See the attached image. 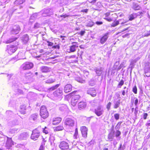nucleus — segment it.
Listing matches in <instances>:
<instances>
[{"mask_svg":"<svg viewBox=\"0 0 150 150\" xmlns=\"http://www.w3.org/2000/svg\"><path fill=\"white\" fill-rule=\"evenodd\" d=\"M40 115L42 118L44 119L46 118L48 116V112L45 106H42L41 107L40 110Z\"/></svg>","mask_w":150,"mask_h":150,"instance_id":"obj_1","label":"nucleus"},{"mask_svg":"<svg viewBox=\"0 0 150 150\" xmlns=\"http://www.w3.org/2000/svg\"><path fill=\"white\" fill-rule=\"evenodd\" d=\"M40 135V131L37 129H35L32 131V133L31 135L30 138L31 139L35 141L37 140Z\"/></svg>","mask_w":150,"mask_h":150,"instance_id":"obj_2","label":"nucleus"},{"mask_svg":"<svg viewBox=\"0 0 150 150\" xmlns=\"http://www.w3.org/2000/svg\"><path fill=\"white\" fill-rule=\"evenodd\" d=\"M33 66V64L30 62H26L21 65V67L23 70L30 69Z\"/></svg>","mask_w":150,"mask_h":150,"instance_id":"obj_3","label":"nucleus"},{"mask_svg":"<svg viewBox=\"0 0 150 150\" xmlns=\"http://www.w3.org/2000/svg\"><path fill=\"white\" fill-rule=\"evenodd\" d=\"M59 147L61 150H69V144L65 141L61 142Z\"/></svg>","mask_w":150,"mask_h":150,"instance_id":"obj_4","label":"nucleus"},{"mask_svg":"<svg viewBox=\"0 0 150 150\" xmlns=\"http://www.w3.org/2000/svg\"><path fill=\"white\" fill-rule=\"evenodd\" d=\"M104 112L103 107L101 105H99L95 109L94 112L98 116L101 115Z\"/></svg>","mask_w":150,"mask_h":150,"instance_id":"obj_5","label":"nucleus"},{"mask_svg":"<svg viewBox=\"0 0 150 150\" xmlns=\"http://www.w3.org/2000/svg\"><path fill=\"white\" fill-rule=\"evenodd\" d=\"M21 30L18 25H15L11 27V32L13 34H17L19 33Z\"/></svg>","mask_w":150,"mask_h":150,"instance_id":"obj_6","label":"nucleus"},{"mask_svg":"<svg viewBox=\"0 0 150 150\" xmlns=\"http://www.w3.org/2000/svg\"><path fill=\"white\" fill-rule=\"evenodd\" d=\"M75 121L74 119L71 118H67L64 121V124L65 125L70 127H72L74 126Z\"/></svg>","mask_w":150,"mask_h":150,"instance_id":"obj_7","label":"nucleus"},{"mask_svg":"<svg viewBox=\"0 0 150 150\" xmlns=\"http://www.w3.org/2000/svg\"><path fill=\"white\" fill-rule=\"evenodd\" d=\"M42 11V16H49L53 13L52 10L50 8H45Z\"/></svg>","mask_w":150,"mask_h":150,"instance_id":"obj_8","label":"nucleus"},{"mask_svg":"<svg viewBox=\"0 0 150 150\" xmlns=\"http://www.w3.org/2000/svg\"><path fill=\"white\" fill-rule=\"evenodd\" d=\"M80 130L82 137L84 138H86L87 137L88 128L85 126H82L81 127Z\"/></svg>","mask_w":150,"mask_h":150,"instance_id":"obj_9","label":"nucleus"},{"mask_svg":"<svg viewBox=\"0 0 150 150\" xmlns=\"http://www.w3.org/2000/svg\"><path fill=\"white\" fill-rule=\"evenodd\" d=\"M80 96L79 95H76L73 96L72 98L71 103L73 106H75Z\"/></svg>","mask_w":150,"mask_h":150,"instance_id":"obj_10","label":"nucleus"},{"mask_svg":"<svg viewBox=\"0 0 150 150\" xmlns=\"http://www.w3.org/2000/svg\"><path fill=\"white\" fill-rule=\"evenodd\" d=\"M88 94L90 95L92 97H95L96 95V92L95 89L93 88H89L87 91Z\"/></svg>","mask_w":150,"mask_h":150,"instance_id":"obj_11","label":"nucleus"},{"mask_svg":"<svg viewBox=\"0 0 150 150\" xmlns=\"http://www.w3.org/2000/svg\"><path fill=\"white\" fill-rule=\"evenodd\" d=\"M62 88H59L58 89L54 92L55 96L57 97L61 96L62 94Z\"/></svg>","mask_w":150,"mask_h":150,"instance_id":"obj_12","label":"nucleus"},{"mask_svg":"<svg viewBox=\"0 0 150 150\" xmlns=\"http://www.w3.org/2000/svg\"><path fill=\"white\" fill-rule=\"evenodd\" d=\"M29 134L27 132H23L20 134L19 138L21 140L25 139L29 137Z\"/></svg>","mask_w":150,"mask_h":150,"instance_id":"obj_13","label":"nucleus"},{"mask_svg":"<svg viewBox=\"0 0 150 150\" xmlns=\"http://www.w3.org/2000/svg\"><path fill=\"white\" fill-rule=\"evenodd\" d=\"M72 89V86L70 84H68L66 85L64 88V90L65 93H67L71 91Z\"/></svg>","mask_w":150,"mask_h":150,"instance_id":"obj_14","label":"nucleus"},{"mask_svg":"<svg viewBox=\"0 0 150 150\" xmlns=\"http://www.w3.org/2000/svg\"><path fill=\"white\" fill-rule=\"evenodd\" d=\"M108 33H106L101 38L100 40V42L101 44H103L106 41L108 37Z\"/></svg>","mask_w":150,"mask_h":150,"instance_id":"obj_15","label":"nucleus"},{"mask_svg":"<svg viewBox=\"0 0 150 150\" xmlns=\"http://www.w3.org/2000/svg\"><path fill=\"white\" fill-rule=\"evenodd\" d=\"M62 120L60 117H57L54 118L52 120V124L56 125L59 123Z\"/></svg>","mask_w":150,"mask_h":150,"instance_id":"obj_16","label":"nucleus"},{"mask_svg":"<svg viewBox=\"0 0 150 150\" xmlns=\"http://www.w3.org/2000/svg\"><path fill=\"white\" fill-rule=\"evenodd\" d=\"M40 69L42 72L46 73L50 71V68L45 66H43L40 67Z\"/></svg>","mask_w":150,"mask_h":150,"instance_id":"obj_17","label":"nucleus"},{"mask_svg":"<svg viewBox=\"0 0 150 150\" xmlns=\"http://www.w3.org/2000/svg\"><path fill=\"white\" fill-rule=\"evenodd\" d=\"M138 60L137 58L135 59H131L129 61L130 62V64L129 65V67L132 69L134 67V64L135 63L137 60Z\"/></svg>","mask_w":150,"mask_h":150,"instance_id":"obj_18","label":"nucleus"},{"mask_svg":"<svg viewBox=\"0 0 150 150\" xmlns=\"http://www.w3.org/2000/svg\"><path fill=\"white\" fill-rule=\"evenodd\" d=\"M29 40V37L27 34H25L22 37V40L24 44L27 43Z\"/></svg>","mask_w":150,"mask_h":150,"instance_id":"obj_19","label":"nucleus"},{"mask_svg":"<svg viewBox=\"0 0 150 150\" xmlns=\"http://www.w3.org/2000/svg\"><path fill=\"white\" fill-rule=\"evenodd\" d=\"M132 8L134 10H139L141 9V7L137 4L133 3Z\"/></svg>","mask_w":150,"mask_h":150,"instance_id":"obj_20","label":"nucleus"},{"mask_svg":"<svg viewBox=\"0 0 150 150\" xmlns=\"http://www.w3.org/2000/svg\"><path fill=\"white\" fill-rule=\"evenodd\" d=\"M26 106L25 105H21L20 106V111L21 113L25 114L26 113Z\"/></svg>","mask_w":150,"mask_h":150,"instance_id":"obj_21","label":"nucleus"},{"mask_svg":"<svg viewBox=\"0 0 150 150\" xmlns=\"http://www.w3.org/2000/svg\"><path fill=\"white\" fill-rule=\"evenodd\" d=\"M86 103L83 101H81L79 103L78 108L79 109H81L85 108L86 106Z\"/></svg>","mask_w":150,"mask_h":150,"instance_id":"obj_22","label":"nucleus"},{"mask_svg":"<svg viewBox=\"0 0 150 150\" xmlns=\"http://www.w3.org/2000/svg\"><path fill=\"white\" fill-rule=\"evenodd\" d=\"M94 71L98 76H100L102 74V70L101 68H96L94 69Z\"/></svg>","mask_w":150,"mask_h":150,"instance_id":"obj_23","label":"nucleus"},{"mask_svg":"<svg viewBox=\"0 0 150 150\" xmlns=\"http://www.w3.org/2000/svg\"><path fill=\"white\" fill-rule=\"evenodd\" d=\"M138 15L137 13H134L131 14L129 16V20L131 21L134 20L137 18Z\"/></svg>","mask_w":150,"mask_h":150,"instance_id":"obj_24","label":"nucleus"},{"mask_svg":"<svg viewBox=\"0 0 150 150\" xmlns=\"http://www.w3.org/2000/svg\"><path fill=\"white\" fill-rule=\"evenodd\" d=\"M18 45V42H16L14 45H11L10 48H11V49H10V51H11L12 53L15 52L17 49L16 46Z\"/></svg>","mask_w":150,"mask_h":150,"instance_id":"obj_25","label":"nucleus"},{"mask_svg":"<svg viewBox=\"0 0 150 150\" xmlns=\"http://www.w3.org/2000/svg\"><path fill=\"white\" fill-rule=\"evenodd\" d=\"M78 47V46H76V45H73L71 46H70V52H74L76 51V48Z\"/></svg>","mask_w":150,"mask_h":150,"instance_id":"obj_26","label":"nucleus"},{"mask_svg":"<svg viewBox=\"0 0 150 150\" xmlns=\"http://www.w3.org/2000/svg\"><path fill=\"white\" fill-rule=\"evenodd\" d=\"M59 109L62 111H65L67 110V107L66 105L63 104L60 106Z\"/></svg>","mask_w":150,"mask_h":150,"instance_id":"obj_27","label":"nucleus"},{"mask_svg":"<svg viewBox=\"0 0 150 150\" xmlns=\"http://www.w3.org/2000/svg\"><path fill=\"white\" fill-rule=\"evenodd\" d=\"M25 76L26 80L29 81L33 77V75L30 73H27L25 74Z\"/></svg>","mask_w":150,"mask_h":150,"instance_id":"obj_28","label":"nucleus"},{"mask_svg":"<svg viewBox=\"0 0 150 150\" xmlns=\"http://www.w3.org/2000/svg\"><path fill=\"white\" fill-rule=\"evenodd\" d=\"M38 114H32L30 117V120H35L37 118Z\"/></svg>","mask_w":150,"mask_h":150,"instance_id":"obj_29","label":"nucleus"},{"mask_svg":"<svg viewBox=\"0 0 150 150\" xmlns=\"http://www.w3.org/2000/svg\"><path fill=\"white\" fill-rule=\"evenodd\" d=\"M120 103V100H119L116 101L114 102V108L115 109L119 107Z\"/></svg>","mask_w":150,"mask_h":150,"instance_id":"obj_30","label":"nucleus"},{"mask_svg":"<svg viewBox=\"0 0 150 150\" xmlns=\"http://www.w3.org/2000/svg\"><path fill=\"white\" fill-rule=\"evenodd\" d=\"M135 99L134 104L136 106L137 105L138 103V100L137 98L135 97L131 98V102L132 103V104L134 102V100Z\"/></svg>","mask_w":150,"mask_h":150,"instance_id":"obj_31","label":"nucleus"},{"mask_svg":"<svg viewBox=\"0 0 150 150\" xmlns=\"http://www.w3.org/2000/svg\"><path fill=\"white\" fill-rule=\"evenodd\" d=\"M25 1V0H16L14 2L15 5H18L22 4Z\"/></svg>","mask_w":150,"mask_h":150,"instance_id":"obj_32","label":"nucleus"},{"mask_svg":"<svg viewBox=\"0 0 150 150\" xmlns=\"http://www.w3.org/2000/svg\"><path fill=\"white\" fill-rule=\"evenodd\" d=\"M59 86V84H57L54 86L52 87L51 88H49L48 90L49 91H53L54 90H55V89H56V88H57V87H58Z\"/></svg>","mask_w":150,"mask_h":150,"instance_id":"obj_33","label":"nucleus"},{"mask_svg":"<svg viewBox=\"0 0 150 150\" xmlns=\"http://www.w3.org/2000/svg\"><path fill=\"white\" fill-rule=\"evenodd\" d=\"M79 137L78 132L77 128H76L75 129V132L74 135V137L75 139H77Z\"/></svg>","mask_w":150,"mask_h":150,"instance_id":"obj_34","label":"nucleus"},{"mask_svg":"<svg viewBox=\"0 0 150 150\" xmlns=\"http://www.w3.org/2000/svg\"><path fill=\"white\" fill-rule=\"evenodd\" d=\"M64 129V127L62 126H59L56 127L54 129V130L56 131H58L60 130H62Z\"/></svg>","mask_w":150,"mask_h":150,"instance_id":"obj_35","label":"nucleus"},{"mask_svg":"<svg viewBox=\"0 0 150 150\" xmlns=\"http://www.w3.org/2000/svg\"><path fill=\"white\" fill-rule=\"evenodd\" d=\"M119 24V21L115 20L112 23L111 26L112 27H115L118 25Z\"/></svg>","mask_w":150,"mask_h":150,"instance_id":"obj_36","label":"nucleus"},{"mask_svg":"<svg viewBox=\"0 0 150 150\" xmlns=\"http://www.w3.org/2000/svg\"><path fill=\"white\" fill-rule=\"evenodd\" d=\"M76 80L79 82L81 83H83L85 82V80H83L82 78L80 77H77L76 78Z\"/></svg>","mask_w":150,"mask_h":150,"instance_id":"obj_37","label":"nucleus"},{"mask_svg":"<svg viewBox=\"0 0 150 150\" xmlns=\"http://www.w3.org/2000/svg\"><path fill=\"white\" fill-rule=\"evenodd\" d=\"M114 132H111L108 135V138L109 140H111L114 137Z\"/></svg>","mask_w":150,"mask_h":150,"instance_id":"obj_38","label":"nucleus"},{"mask_svg":"<svg viewBox=\"0 0 150 150\" xmlns=\"http://www.w3.org/2000/svg\"><path fill=\"white\" fill-rule=\"evenodd\" d=\"M42 129L43 132L45 134H47L50 131L49 129L46 127L44 128H43Z\"/></svg>","mask_w":150,"mask_h":150,"instance_id":"obj_39","label":"nucleus"},{"mask_svg":"<svg viewBox=\"0 0 150 150\" xmlns=\"http://www.w3.org/2000/svg\"><path fill=\"white\" fill-rule=\"evenodd\" d=\"M7 140L6 142L5 146L7 149H9V141L8 137H7Z\"/></svg>","mask_w":150,"mask_h":150,"instance_id":"obj_40","label":"nucleus"},{"mask_svg":"<svg viewBox=\"0 0 150 150\" xmlns=\"http://www.w3.org/2000/svg\"><path fill=\"white\" fill-rule=\"evenodd\" d=\"M94 25V23L92 21H88V23H87V26L88 27H92Z\"/></svg>","mask_w":150,"mask_h":150,"instance_id":"obj_41","label":"nucleus"},{"mask_svg":"<svg viewBox=\"0 0 150 150\" xmlns=\"http://www.w3.org/2000/svg\"><path fill=\"white\" fill-rule=\"evenodd\" d=\"M55 79H49L46 81V83H51L55 81Z\"/></svg>","mask_w":150,"mask_h":150,"instance_id":"obj_42","label":"nucleus"},{"mask_svg":"<svg viewBox=\"0 0 150 150\" xmlns=\"http://www.w3.org/2000/svg\"><path fill=\"white\" fill-rule=\"evenodd\" d=\"M122 122H118V123L117 124V125H116V126H115V128L116 129H119L120 127V125H121V124H122Z\"/></svg>","mask_w":150,"mask_h":150,"instance_id":"obj_43","label":"nucleus"},{"mask_svg":"<svg viewBox=\"0 0 150 150\" xmlns=\"http://www.w3.org/2000/svg\"><path fill=\"white\" fill-rule=\"evenodd\" d=\"M133 92L135 94L137 93V88L136 86H134L132 89Z\"/></svg>","mask_w":150,"mask_h":150,"instance_id":"obj_44","label":"nucleus"},{"mask_svg":"<svg viewBox=\"0 0 150 150\" xmlns=\"http://www.w3.org/2000/svg\"><path fill=\"white\" fill-rule=\"evenodd\" d=\"M111 105V103L110 102H109L107 104L106 106V108L108 111L110 110Z\"/></svg>","mask_w":150,"mask_h":150,"instance_id":"obj_45","label":"nucleus"},{"mask_svg":"<svg viewBox=\"0 0 150 150\" xmlns=\"http://www.w3.org/2000/svg\"><path fill=\"white\" fill-rule=\"evenodd\" d=\"M37 17V13H35L32 15L30 17V19H34L35 18Z\"/></svg>","mask_w":150,"mask_h":150,"instance_id":"obj_46","label":"nucleus"},{"mask_svg":"<svg viewBox=\"0 0 150 150\" xmlns=\"http://www.w3.org/2000/svg\"><path fill=\"white\" fill-rule=\"evenodd\" d=\"M119 64V61H117L115 64L114 66V68L115 69H116L117 68L118 65Z\"/></svg>","mask_w":150,"mask_h":150,"instance_id":"obj_47","label":"nucleus"},{"mask_svg":"<svg viewBox=\"0 0 150 150\" xmlns=\"http://www.w3.org/2000/svg\"><path fill=\"white\" fill-rule=\"evenodd\" d=\"M121 132L119 131L118 130H117L115 132V136L116 137H119L120 135L121 134Z\"/></svg>","mask_w":150,"mask_h":150,"instance_id":"obj_48","label":"nucleus"},{"mask_svg":"<svg viewBox=\"0 0 150 150\" xmlns=\"http://www.w3.org/2000/svg\"><path fill=\"white\" fill-rule=\"evenodd\" d=\"M124 83V81L123 80H122L120 81L119 82L118 86H119L120 88H121V86L123 85Z\"/></svg>","mask_w":150,"mask_h":150,"instance_id":"obj_49","label":"nucleus"},{"mask_svg":"<svg viewBox=\"0 0 150 150\" xmlns=\"http://www.w3.org/2000/svg\"><path fill=\"white\" fill-rule=\"evenodd\" d=\"M115 119L117 120L119 119V114L118 113L115 114L114 115Z\"/></svg>","mask_w":150,"mask_h":150,"instance_id":"obj_50","label":"nucleus"},{"mask_svg":"<svg viewBox=\"0 0 150 150\" xmlns=\"http://www.w3.org/2000/svg\"><path fill=\"white\" fill-rule=\"evenodd\" d=\"M11 122L12 123L13 125H15L18 124V122L17 120H15L12 121Z\"/></svg>","mask_w":150,"mask_h":150,"instance_id":"obj_51","label":"nucleus"},{"mask_svg":"<svg viewBox=\"0 0 150 150\" xmlns=\"http://www.w3.org/2000/svg\"><path fill=\"white\" fill-rule=\"evenodd\" d=\"M9 46L8 45H6V48L5 51L7 52V53L9 54Z\"/></svg>","mask_w":150,"mask_h":150,"instance_id":"obj_52","label":"nucleus"},{"mask_svg":"<svg viewBox=\"0 0 150 150\" xmlns=\"http://www.w3.org/2000/svg\"><path fill=\"white\" fill-rule=\"evenodd\" d=\"M40 27V24L38 23H36L35 24L34 26V28H39Z\"/></svg>","mask_w":150,"mask_h":150,"instance_id":"obj_53","label":"nucleus"},{"mask_svg":"<svg viewBox=\"0 0 150 150\" xmlns=\"http://www.w3.org/2000/svg\"><path fill=\"white\" fill-rule=\"evenodd\" d=\"M18 94H22L23 93V91L21 90L18 89L17 90V91Z\"/></svg>","mask_w":150,"mask_h":150,"instance_id":"obj_54","label":"nucleus"},{"mask_svg":"<svg viewBox=\"0 0 150 150\" xmlns=\"http://www.w3.org/2000/svg\"><path fill=\"white\" fill-rule=\"evenodd\" d=\"M104 19L105 20H106L109 22H111V21H112V18H111L109 17L104 18Z\"/></svg>","mask_w":150,"mask_h":150,"instance_id":"obj_55","label":"nucleus"},{"mask_svg":"<svg viewBox=\"0 0 150 150\" xmlns=\"http://www.w3.org/2000/svg\"><path fill=\"white\" fill-rule=\"evenodd\" d=\"M149 35H150V31L148 32L147 33H145L144 35V37H147Z\"/></svg>","mask_w":150,"mask_h":150,"instance_id":"obj_56","label":"nucleus"},{"mask_svg":"<svg viewBox=\"0 0 150 150\" xmlns=\"http://www.w3.org/2000/svg\"><path fill=\"white\" fill-rule=\"evenodd\" d=\"M17 39V38H13L10 39V43L12 42H13L14 41H16Z\"/></svg>","mask_w":150,"mask_h":150,"instance_id":"obj_57","label":"nucleus"},{"mask_svg":"<svg viewBox=\"0 0 150 150\" xmlns=\"http://www.w3.org/2000/svg\"><path fill=\"white\" fill-rule=\"evenodd\" d=\"M148 116V114L147 113H144L143 114V117L144 119L146 120V118Z\"/></svg>","mask_w":150,"mask_h":150,"instance_id":"obj_58","label":"nucleus"},{"mask_svg":"<svg viewBox=\"0 0 150 150\" xmlns=\"http://www.w3.org/2000/svg\"><path fill=\"white\" fill-rule=\"evenodd\" d=\"M125 62H123L120 65V66L122 67H125Z\"/></svg>","mask_w":150,"mask_h":150,"instance_id":"obj_59","label":"nucleus"},{"mask_svg":"<svg viewBox=\"0 0 150 150\" xmlns=\"http://www.w3.org/2000/svg\"><path fill=\"white\" fill-rule=\"evenodd\" d=\"M47 42L48 43L47 45L48 46H52L53 45V43L52 42L48 41Z\"/></svg>","mask_w":150,"mask_h":150,"instance_id":"obj_60","label":"nucleus"},{"mask_svg":"<svg viewBox=\"0 0 150 150\" xmlns=\"http://www.w3.org/2000/svg\"><path fill=\"white\" fill-rule=\"evenodd\" d=\"M138 108L137 107H136L135 109V110L134 112V114L135 116H136L137 115V114L138 113Z\"/></svg>","mask_w":150,"mask_h":150,"instance_id":"obj_61","label":"nucleus"},{"mask_svg":"<svg viewBox=\"0 0 150 150\" xmlns=\"http://www.w3.org/2000/svg\"><path fill=\"white\" fill-rule=\"evenodd\" d=\"M96 23L97 25H99L103 24V23L102 21H97L96 22Z\"/></svg>","mask_w":150,"mask_h":150,"instance_id":"obj_62","label":"nucleus"},{"mask_svg":"<svg viewBox=\"0 0 150 150\" xmlns=\"http://www.w3.org/2000/svg\"><path fill=\"white\" fill-rule=\"evenodd\" d=\"M17 130L15 129H11V131L10 132H11L12 133H15L16 132Z\"/></svg>","mask_w":150,"mask_h":150,"instance_id":"obj_63","label":"nucleus"},{"mask_svg":"<svg viewBox=\"0 0 150 150\" xmlns=\"http://www.w3.org/2000/svg\"><path fill=\"white\" fill-rule=\"evenodd\" d=\"M39 150H44V148L43 147L42 145H41L40 146Z\"/></svg>","mask_w":150,"mask_h":150,"instance_id":"obj_64","label":"nucleus"}]
</instances>
